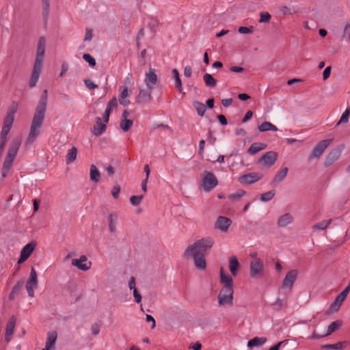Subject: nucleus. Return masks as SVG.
Returning a JSON list of instances; mask_svg holds the SVG:
<instances>
[{
    "label": "nucleus",
    "instance_id": "nucleus-1",
    "mask_svg": "<svg viewBox=\"0 0 350 350\" xmlns=\"http://www.w3.org/2000/svg\"><path fill=\"white\" fill-rule=\"evenodd\" d=\"M213 245L214 239L211 237H203L188 245L184 251L183 256L187 259L192 258L197 269L204 270L206 267L205 254Z\"/></svg>",
    "mask_w": 350,
    "mask_h": 350
},
{
    "label": "nucleus",
    "instance_id": "nucleus-2",
    "mask_svg": "<svg viewBox=\"0 0 350 350\" xmlns=\"http://www.w3.org/2000/svg\"><path fill=\"white\" fill-rule=\"evenodd\" d=\"M47 103L48 92L46 90H44L39 100L38 105L36 107V111L31 122L29 131L25 140L26 147H28L35 143L40 134V130L44 122L45 113L46 111Z\"/></svg>",
    "mask_w": 350,
    "mask_h": 350
},
{
    "label": "nucleus",
    "instance_id": "nucleus-3",
    "mask_svg": "<svg viewBox=\"0 0 350 350\" xmlns=\"http://www.w3.org/2000/svg\"><path fill=\"white\" fill-rule=\"evenodd\" d=\"M45 52V40L40 38L38 40V48L36 51V57L34 62L32 73L29 80V86L33 88L36 86L42 72L44 55Z\"/></svg>",
    "mask_w": 350,
    "mask_h": 350
},
{
    "label": "nucleus",
    "instance_id": "nucleus-4",
    "mask_svg": "<svg viewBox=\"0 0 350 350\" xmlns=\"http://www.w3.org/2000/svg\"><path fill=\"white\" fill-rule=\"evenodd\" d=\"M22 142L21 137H18L12 142L10 146L8 151L7 157H5V159L3 162V165L2 168V177L5 178L8 172L10 171V169L12 166V164L17 154L18 150L21 146Z\"/></svg>",
    "mask_w": 350,
    "mask_h": 350
},
{
    "label": "nucleus",
    "instance_id": "nucleus-5",
    "mask_svg": "<svg viewBox=\"0 0 350 350\" xmlns=\"http://www.w3.org/2000/svg\"><path fill=\"white\" fill-rule=\"evenodd\" d=\"M234 288L228 287H221L220 289L217 301L219 307H230L233 304Z\"/></svg>",
    "mask_w": 350,
    "mask_h": 350
},
{
    "label": "nucleus",
    "instance_id": "nucleus-6",
    "mask_svg": "<svg viewBox=\"0 0 350 350\" xmlns=\"http://www.w3.org/2000/svg\"><path fill=\"white\" fill-rule=\"evenodd\" d=\"M38 287V280L37 273L34 268H31L29 273V277L27 281L25 288L27 290L29 297H34V291Z\"/></svg>",
    "mask_w": 350,
    "mask_h": 350
},
{
    "label": "nucleus",
    "instance_id": "nucleus-7",
    "mask_svg": "<svg viewBox=\"0 0 350 350\" xmlns=\"http://www.w3.org/2000/svg\"><path fill=\"white\" fill-rule=\"evenodd\" d=\"M218 184L217 178L212 172H205L202 180V187L205 191H211Z\"/></svg>",
    "mask_w": 350,
    "mask_h": 350
},
{
    "label": "nucleus",
    "instance_id": "nucleus-8",
    "mask_svg": "<svg viewBox=\"0 0 350 350\" xmlns=\"http://www.w3.org/2000/svg\"><path fill=\"white\" fill-rule=\"evenodd\" d=\"M250 276L252 278H259L262 276L264 265L261 259L252 260L250 263Z\"/></svg>",
    "mask_w": 350,
    "mask_h": 350
},
{
    "label": "nucleus",
    "instance_id": "nucleus-9",
    "mask_svg": "<svg viewBox=\"0 0 350 350\" xmlns=\"http://www.w3.org/2000/svg\"><path fill=\"white\" fill-rule=\"evenodd\" d=\"M144 84L148 89H154L158 81V76L154 68H150L145 73Z\"/></svg>",
    "mask_w": 350,
    "mask_h": 350
},
{
    "label": "nucleus",
    "instance_id": "nucleus-10",
    "mask_svg": "<svg viewBox=\"0 0 350 350\" xmlns=\"http://www.w3.org/2000/svg\"><path fill=\"white\" fill-rule=\"evenodd\" d=\"M341 326V321H335L332 322L329 325L325 328V331L321 334L317 333L316 331L313 332L312 338L319 339L323 337L327 336L334 332L337 329Z\"/></svg>",
    "mask_w": 350,
    "mask_h": 350
},
{
    "label": "nucleus",
    "instance_id": "nucleus-11",
    "mask_svg": "<svg viewBox=\"0 0 350 350\" xmlns=\"http://www.w3.org/2000/svg\"><path fill=\"white\" fill-rule=\"evenodd\" d=\"M36 247V243L31 241L25 245L21 251L20 258L18 260V264H22L26 261Z\"/></svg>",
    "mask_w": 350,
    "mask_h": 350
},
{
    "label": "nucleus",
    "instance_id": "nucleus-12",
    "mask_svg": "<svg viewBox=\"0 0 350 350\" xmlns=\"http://www.w3.org/2000/svg\"><path fill=\"white\" fill-rule=\"evenodd\" d=\"M71 263L72 266L83 271H88L92 267V262L88 260L85 255H81L79 258H73Z\"/></svg>",
    "mask_w": 350,
    "mask_h": 350
},
{
    "label": "nucleus",
    "instance_id": "nucleus-13",
    "mask_svg": "<svg viewBox=\"0 0 350 350\" xmlns=\"http://www.w3.org/2000/svg\"><path fill=\"white\" fill-rule=\"evenodd\" d=\"M153 89L148 88H139V92L136 96V102L139 104H146L151 101L152 97V92Z\"/></svg>",
    "mask_w": 350,
    "mask_h": 350
},
{
    "label": "nucleus",
    "instance_id": "nucleus-14",
    "mask_svg": "<svg viewBox=\"0 0 350 350\" xmlns=\"http://www.w3.org/2000/svg\"><path fill=\"white\" fill-rule=\"evenodd\" d=\"M298 275L296 269H291L286 274L282 284V288L291 290Z\"/></svg>",
    "mask_w": 350,
    "mask_h": 350
},
{
    "label": "nucleus",
    "instance_id": "nucleus-15",
    "mask_svg": "<svg viewBox=\"0 0 350 350\" xmlns=\"http://www.w3.org/2000/svg\"><path fill=\"white\" fill-rule=\"evenodd\" d=\"M232 220L225 216H219L215 223V228L221 232L226 233L232 225Z\"/></svg>",
    "mask_w": 350,
    "mask_h": 350
},
{
    "label": "nucleus",
    "instance_id": "nucleus-16",
    "mask_svg": "<svg viewBox=\"0 0 350 350\" xmlns=\"http://www.w3.org/2000/svg\"><path fill=\"white\" fill-rule=\"evenodd\" d=\"M332 139H324L319 142L314 148L311 154L309 157L310 159L313 158H319L323 153L325 149L329 146Z\"/></svg>",
    "mask_w": 350,
    "mask_h": 350
},
{
    "label": "nucleus",
    "instance_id": "nucleus-17",
    "mask_svg": "<svg viewBox=\"0 0 350 350\" xmlns=\"http://www.w3.org/2000/svg\"><path fill=\"white\" fill-rule=\"evenodd\" d=\"M262 176L256 172H252L239 177L238 180L243 185L254 184L262 178Z\"/></svg>",
    "mask_w": 350,
    "mask_h": 350
},
{
    "label": "nucleus",
    "instance_id": "nucleus-18",
    "mask_svg": "<svg viewBox=\"0 0 350 350\" xmlns=\"http://www.w3.org/2000/svg\"><path fill=\"white\" fill-rule=\"evenodd\" d=\"M277 157V153L273 151L267 152L262 156L258 162L264 166L269 167L275 163Z\"/></svg>",
    "mask_w": 350,
    "mask_h": 350
},
{
    "label": "nucleus",
    "instance_id": "nucleus-19",
    "mask_svg": "<svg viewBox=\"0 0 350 350\" xmlns=\"http://www.w3.org/2000/svg\"><path fill=\"white\" fill-rule=\"evenodd\" d=\"M220 282L222 287L233 288V280L231 275L227 273L223 267L219 270Z\"/></svg>",
    "mask_w": 350,
    "mask_h": 350
},
{
    "label": "nucleus",
    "instance_id": "nucleus-20",
    "mask_svg": "<svg viewBox=\"0 0 350 350\" xmlns=\"http://www.w3.org/2000/svg\"><path fill=\"white\" fill-rule=\"evenodd\" d=\"M57 338L56 331H51L47 333L46 341L45 343V350H53Z\"/></svg>",
    "mask_w": 350,
    "mask_h": 350
},
{
    "label": "nucleus",
    "instance_id": "nucleus-21",
    "mask_svg": "<svg viewBox=\"0 0 350 350\" xmlns=\"http://www.w3.org/2000/svg\"><path fill=\"white\" fill-rule=\"evenodd\" d=\"M129 113L126 110H124L122 114L120 122V126L124 132L128 131L132 126L133 121L128 119Z\"/></svg>",
    "mask_w": 350,
    "mask_h": 350
},
{
    "label": "nucleus",
    "instance_id": "nucleus-22",
    "mask_svg": "<svg viewBox=\"0 0 350 350\" xmlns=\"http://www.w3.org/2000/svg\"><path fill=\"white\" fill-rule=\"evenodd\" d=\"M293 220V215L290 213H286L278 217L277 224L280 228H284L291 224Z\"/></svg>",
    "mask_w": 350,
    "mask_h": 350
},
{
    "label": "nucleus",
    "instance_id": "nucleus-23",
    "mask_svg": "<svg viewBox=\"0 0 350 350\" xmlns=\"http://www.w3.org/2000/svg\"><path fill=\"white\" fill-rule=\"evenodd\" d=\"M106 130V125L105 122H102L100 118L98 117L96 119V124L92 129V133L96 136L101 135Z\"/></svg>",
    "mask_w": 350,
    "mask_h": 350
},
{
    "label": "nucleus",
    "instance_id": "nucleus-24",
    "mask_svg": "<svg viewBox=\"0 0 350 350\" xmlns=\"http://www.w3.org/2000/svg\"><path fill=\"white\" fill-rule=\"evenodd\" d=\"M240 268V264L238 261V259L236 256H231L229 259V269L231 274L233 276H236L237 275L238 271Z\"/></svg>",
    "mask_w": 350,
    "mask_h": 350
},
{
    "label": "nucleus",
    "instance_id": "nucleus-25",
    "mask_svg": "<svg viewBox=\"0 0 350 350\" xmlns=\"http://www.w3.org/2000/svg\"><path fill=\"white\" fill-rule=\"evenodd\" d=\"M267 341L265 337H254L247 342V347L252 348L255 347H261L264 345Z\"/></svg>",
    "mask_w": 350,
    "mask_h": 350
},
{
    "label": "nucleus",
    "instance_id": "nucleus-26",
    "mask_svg": "<svg viewBox=\"0 0 350 350\" xmlns=\"http://www.w3.org/2000/svg\"><path fill=\"white\" fill-rule=\"evenodd\" d=\"M16 325V320L14 317L11 318L10 320L8 321L7 325H6V329H5V340L7 341H9L10 339V337L13 334L14 332Z\"/></svg>",
    "mask_w": 350,
    "mask_h": 350
},
{
    "label": "nucleus",
    "instance_id": "nucleus-27",
    "mask_svg": "<svg viewBox=\"0 0 350 350\" xmlns=\"http://www.w3.org/2000/svg\"><path fill=\"white\" fill-rule=\"evenodd\" d=\"M107 221L109 224V230L110 231V232H116L118 223V216L113 213L109 214L107 216Z\"/></svg>",
    "mask_w": 350,
    "mask_h": 350
},
{
    "label": "nucleus",
    "instance_id": "nucleus-28",
    "mask_svg": "<svg viewBox=\"0 0 350 350\" xmlns=\"http://www.w3.org/2000/svg\"><path fill=\"white\" fill-rule=\"evenodd\" d=\"M288 169L287 167L282 168L273 178L272 185H275L281 183L286 176Z\"/></svg>",
    "mask_w": 350,
    "mask_h": 350
},
{
    "label": "nucleus",
    "instance_id": "nucleus-29",
    "mask_svg": "<svg viewBox=\"0 0 350 350\" xmlns=\"http://www.w3.org/2000/svg\"><path fill=\"white\" fill-rule=\"evenodd\" d=\"M332 222V219L323 220L317 224H314L312 226V229L314 231L317 230H325Z\"/></svg>",
    "mask_w": 350,
    "mask_h": 350
},
{
    "label": "nucleus",
    "instance_id": "nucleus-30",
    "mask_svg": "<svg viewBox=\"0 0 350 350\" xmlns=\"http://www.w3.org/2000/svg\"><path fill=\"white\" fill-rule=\"evenodd\" d=\"M246 194V191L243 189H239L233 193L228 196V199L232 202H239L241 198Z\"/></svg>",
    "mask_w": 350,
    "mask_h": 350
},
{
    "label": "nucleus",
    "instance_id": "nucleus-31",
    "mask_svg": "<svg viewBox=\"0 0 350 350\" xmlns=\"http://www.w3.org/2000/svg\"><path fill=\"white\" fill-rule=\"evenodd\" d=\"M265 148L266 145L263 143H254L250 146L247 152L250 154H254L260 150H264Z\"/></svg>",
    "mask_w": 350,
    "mask_h": 350
},
{
    "label": "nucleus",
    "instance_id": "nucleus-32",
    "mask_svg": "<svg viewBox=\"0 0 350 350\" xmlns=\"http://www.w3.org/2000/svg\"><path fill=\"white\" fill-rule=\"evenodd\" d=\"M100 172L95 165L92 164L90 166V180L94 183H98L100 179Z\"/></svg>",
    "mask_w": 350,
    "mask_h": 350
},
{
    "label": "nucleus",
    "instance_id": "nucleus-33",
    "mask_svg": "<svg viewBox=\"0 0 350 350\" xmlns=\"http://www.w3.org/2000/svg\"><path fill=\"white\" fill-rule=\"evenodd\" d=\"M121 92L119 98L120 103L123 106H126L129 104V100L126 99L129 93H128V88L124 87L120 88Z\"/></svg>",
    "mask_w": 350,
    "mask_h": 350
},
{
    "label": "nucleus",
    "instance_id": "nucleus-34",
    "mask_svg": "<svg viewBox=\"0 0 350 350\" xmlns=\"http://www.w3.org/2000/svg\"><path fill=\"white\" fill-rule=\"evenodd\" d=\"M258 130L260 132H266L269 131H277L278 128L269 122H264L258 126Z\"/></svg>",
    "mask_w": 350,
    "mask_h": 350
},
{
    "label": "nucleus",
    "instance_id": "nucleus-35",
    "mask_svg": "<svg viewBox=\"0 0 350 350\" xmlns=\"http://www.w3.org/2000/svg\"><path fill=\"white\" fill-rule=\"evenodd\" d=\"M77 154V149L76 147L73 146L72 148L68 150L66 154V163L69 164L75 161Z\"/></svg>",
    "mask_w": 350,
    "mask_h": 350
},
{
    "label": "nucleus",
    "instance_id": "nucleus-36",
    "mask_svg": "<svg viewBox=\"0 0 350 350\" xmlns=\"http://www.w3.org/2000/svg\"><path fill=\"white\" fill-rule=\"evenodd\" d=\"M193 105L196 110L198 115L202 117L204 115L206 109L205 105L198 100H195L193 102Z\"/></svg>",
    "mask_w": 350,
    "mask_h": 350
},
{
    "label": "nucleus",
    "instance_id": "nucleus-37",
    "mask_svg": "<svg viewBox=\"0 0 350 350\" xmlns=\"http://www.w3.org/2000/svg\"><path fill=\"white\" fill-rule=\"evenodd\" d=\"M344 300L341 299L340 297L337 296L334 302L329 306V312H336L340 309L342 302Z\"/></svg>",
    "mask_w": 350,
    "mask_h": 350
},
{
    "label": "nucleus",
    "instance_id": "nucleus-38",
    "mask_svg": "<svg viewBox=\"0 0 350 350\" xmlns=\"http://www.w3.org/2000/svg\"><path fill=\"white\" fill-rule=\"evenodd\" d=\"M203 80L207 87L213 88L216 85L217 81L211 74L205 73L203 76Z\"/></svg>",
    "mask_w": 350,
    "mask_h": 350
},
{
    "label": "nucleus",
    "instance_id": "nucleus-39",
    "mask_svg": "<svg viewBox=\"0 0 350 350\" xmlns=\"http://www.w3.org/2000/svg\"><path fill=\"white\" fill-rule=\"evenodd\" d=\"M340 155V151L338 150H334L330 152L326 161V165H330L333 161L337 160Z\"/></svg>",
    "mask_w": 350,
    "mask_h": 350
},
{
    "label": "nucleus",
    "instance_id": "nucleus-40",
    "mask_svg": "<svg viewBox=\"0 0 350 350\" xmlns=\"http://www.w3.org/2000/svg\"><path fill=\"white\" fill-rule=\"evenodd\" d=\"M172 72L175 80V86L178 91L181 92L183 90V88L178 71L176 69H174Z\"/></svg>",
    "mask_w": 350,
    "mask_h": 350
},
{
    "label": "nucleus",
    "instance_id": "nucleus-41",
    "mask_svg": "<svg viewBox=\"0 0 350 350\" xmlns=\"http://www.w3.org/2000/svg\"><path fill=\"white\" fill-rule=\"evenodd\" d=\"M144 200V196H133L130 198V202L133 206H139Z\"/></svg>",
    "mask_w": 350,
    "mask_h": 350
},
{
    "label": "nucleus",
    "instance_id": "nucleus-42",
    "mask_svg": "<svg viewBox=\"0 0 350 350\" xmlns=\"http://www.w3.org/2000/svg\"><path fill=\"white\" fill-rule=\"evenodd\" d=\"M275 196V191H269L265 193H263L260 196V200L262 202H269L273 199Z\"/></svg>",
    "mask_w": 350,
    "mask_h": 350
},
{
    "label": "nucleus",
    "instance_id": "nucleus-43",
    "mask_svg": "<svg viewBox=\"0 0 350 350\" xmlns=\"http://www.w3.org/2000/svg\"><path fill=\"white\" fill-rule=\"evenodd\" d=\"M18 109V103L16 102H13L10 107H9L8 111L6 114L8 116H11L14 118V114L16 113Z\"/></svg>",
    "mask_w": 350,
    "mask_h": 350
},
{
    "label": "nucleus",
    "instance_id": "nucleus-44",
    "mask_svg": "<svg viewBox=\"0 0 350 350\" xmlns=\"http://www.w3.org/2000/svg\"><path fill=\"white\" fill-rule=\"evenodd\" d=\"M350 115V111L348 109H347L342 114L340 120L337 122V125H339L342 123H347L349 120V117Z\"/></svg>",
    "mask_w": 350,
    "mask_h": 350
},
{
    "label": "nucleus",
    "instance_id": "nucleus-45",
    "mask_svg": "<svg viewBox=\"0 0 350 350\" xmlns=\"http://www.w3.org/2000/svg\"><path fill=\"white\" fill-rule=\"evenodd\" d=\"M14 118L6 116L3 120V127L11 129L14 122Z\"/></svg>",
    "mask_w": 350,
    "mask_h": 350
},
{
    "label": "nucleus",
    "instance_id": "nucleus-46",
    "mask_svg": "<svg viewBox=\"0 0 350 350\" xmlns=\"http://www.w3.org/2000/svg\"><path fill=\"white\" fill-rule=\"evenodd\" d=\"M83 59L85 62H87L90 66H94L96 65L95 59L90 54H88V53L83 54Z\"/></svg>",
    "mask_w": 350,
    "mask_h": 350
},
{
    "label": "nucleus",
    "instance_id": "nucleus-47",
    "mask_svg": "<svg viewBox=\"0 0 350 350\" xmlns=\"http://www.w3.org/2000/svg\"><path fill=\"white\" fill-rule=\"evenodd\" d=\"M323 348L326 349H340L342 348V342H340L333 345H325Z\"/></svg>",
    "mask_w": 350,
    "mask_h": 350
},
{
    "label": "nucleus",
    "instance_id": "nucleus-48",
    "mask_svg": "<svg viewBox=\"0 0 350 350\" xmlns=\"http://www.w3.org/2000/svg\"><path fill=\"white\" fill-rule=\"evenodd\" d=\"M118 106V101L116 97H113L109 103L107 107V109H109L111 111L113 109H116Z\"/></svg>",
    "mask_w": 350,
    "mask_h": 350
},
{
    "label": "nucleus",
    "instance_id": "nucleus-49",
    "mask_svg": "<svg viewBox=\"0 0 350 350\" xmlns=\"http://www.w3.org/2000/svg\"><path fill=\"white\" fill-rule=\"evenodd\" d=\"M43 13L45 16H47L49 12L50 0H42Z\"/></svg>",
    "mask_w": 350,
    "mask_h": 350
},
{
    "label": "nucleus",
    "instance_id": "nucleus-50",
    "mask_svg": "<svg viewBox=\"0 0 350 350\" xmlns=\"http://www.w3.org/2000/svg\"><path fill=\"white\" fill-rule=\"evenodd\" d=\"M84 84L85 87L90 90H94L98 88V85H96L90 79H85Z\"/></svg>",
    "mask_w": 350,
    "mask_h": 350
},
{
    "label": "nucleus",
    "instance_id": "nucleus-51",
    "mask_svg": "<svg viewBox=\"0 0 350 350\" xmlns=\"http://www.w3.org/2000/svg\"><path fill=\"white\" fill-rule=\"evenodd\" d=\"M271 18V15L268 12H262L260 13V23H267Z\"/></svg>",
    "mask_w": 350,
    "mask_h": 350
},
{
    "label": "nucleus",
    "instance_id": "nucleus-52",
    "mask_svg": "<svg viewBox=\"0 0 350 350\" xmlns=\"http://www.w3.org/2000/svg\"><path fill=\"white\" fill-rule=\"evenodd\" d=\"M120 193V187L118 185H116L113 187L111 190V194L114 199H117L119 197V194Z\"/></svg>",
    "mask_w": 350,
    "mask_h": 350
},
{
    "label": "nucleus",
    "instance_id": "nucleus-53",
    "mask_svg": "<svg viewBox=\"0 0 350 350\" xmlns=\"http://www.w3.org/2000/svg\"><path fill=\"white\" fill-rule=\"evenodd\" d=\"M93 38V32L90 29H87L85 30V34L84 37V41H91Z\"/></svg>",
    "mask_w": 350,
    "mask_h": 350
},
{
    "label": "nucleus",
    "instance_id": "nucleus-54",
    "mask_svg": "<svg viewBox=\"0 0 350 350\" xmlns=\"http://www.w3.org/2000/svg\"><path fill=\"white\" fill-rule=\"evenodd\" d=\"M133 294L136 303L139 304L142 301V297L137 291V289L133 290Z\"/></svg>",
    "mask_w": 350,
    "mask_h": 350
},
{
    "label": "nucleus",
    "instance_id": "nucleus-55",
    "mask_svg": "<svg viewBox=\"0 0 350 350\" xmlns=\"http://www.w3.org/2000/svg\"><path fill=\"white\" fill-rule=\"evenodd\" d=\"M129 288L131 290V291H133L134 289H137L136 288V283H135V279L133 276H131L129 279Z\"/></svg>",
    "mask_w": 350,
    "mask_h": 350
},
{
    "label": "nucleus",
    "instance_id": "nucleus-56",
    "mask_svg": "<svg viewBox=\"0 0 350 350\" xmlns=\"http://www.w3.org/2000/svg\"><path fill=\"white\" fill-rule=\"evenodd\" d=\"M239 33L242 34L250 33L252 32V28L247 27H240L238 29Z\"/></svg>",
    "mask_w": 350,
    "mask_h": 350
},
{
    "label": "nucleus",
    "instance_id": "nucleus-57",
    "mask_svg": "<svg viewBox=\"0 0 350 350\" xmlns=\"http://www.w3.org/2000/svg\"><path fill=\"white\" fill-rule=\"evenodd\" d=\"M91 331L93 335L96 336L100 332V326L97 323H94L92 325Z\"/></svg>",
    "mask_w": 350,
    "mask_h": 350
},
{
    "label": "nucleus",
    "instance_id": "nucleus-58",
    "mask_svg": "<svg viewBox=\"0 0 350 350\" xmlns=\"http://www.w3.org/2000/svg\"><path fill=\"white\" fill-rule=\"evenodd\" d=\"M330 74H331V67L327 66V68H325V69L323 72V80L327 79L329 77Z\"/></svg>",
    "mask_w": 350,
    "mask_h": 350
},
{
    "label": "nucleus",
    "instance_id": "nucleus-59",
    "mask_svg": "<svg viewBox=\"0 0 350 350\" xmlns=\"http://www.w3.org/2000/svg\"><path fill=\"white\" fill-rule=\"evenodd\" d=\"M146 321L148 322V323H152V328H154L156 327V322H155V320L153 318L152 316L150 315V314H146Z\"/></svg>",
    "mask_w": 350,
    "mask_h": 350
},
{
    "label": "nucleus",
    "instance_id": "nucleus-60",
    "mask_svg": "<svg viewBox=\"0 0 350 350\" xmlns=\"http://www.w3.org/2000/svg\"><path fill=\"white\" fill-rule=\"evenodd\" d=\"M10 131V129L2 126V129H1V133H0V137H4V138L7 139Z\"/></svg>",
    "mask_w": 350,
    "mask_h": 350
},
{
    "label": "nucleus",
    "instance_id": "nucleus-61",
    "mask_svg": "<svg viewBox=\"0 0 350 350\" xmlns=\"http://www.w3.org/2000/svg\"><path fill=\"white\" fill-rule=\"evenodd\" d=\"M192 74V69L190 66H185L184 68V75L190 77Z\"/></svg>",
    "mask_w": 350,
    "mask_h": 350
},
{
    "label": "nucleus",
    "instance_id": "nucleus-62",
    "mask_svg": "<svg viewBox=\"0 0 350 350\" xmlns=\"http://www.w3.org/2000/svg\"><path fill=\"white\" fill-rule=\"evenodd\" d=\"M6 142H7L6 138L0 137V152H1V153L3 152Z\"/></svg>",
    "mask_w": 350,
    "mask_h": 350
},
{
    "label": "nucleus",
    "instance_id": "nucleus-63",
    "mask_svg": "<svg viewBox=\"0 0 350 350\" xmlns=\"http://www.w3.org/2000/svg\"><path fill=\"white\" fill-rule=\"evenodd\" d=\"M232 98H226V99H223L221 100V103H222L223 106L225 107H229L232 104Z\"/></svg>",
    "mask_w": 350,
    "mask_h": 350
},
{
    "label": "nucleus",
    "instance_id": "nucleus-64",
    "mask_svg": "<svg viewBox=\"0 0 350 350\" xmlns=\"http://www.w3.org/2000/svg\"><path fill=\"white\" fill-rule=\"evenodd\" d=\"M285 342H286V340L280 341L275 344V345L272 346L269 350H280V347Z\"/></svg>",
    "mask_w": 350,
    "mask_h": 350
}]
</instances>
